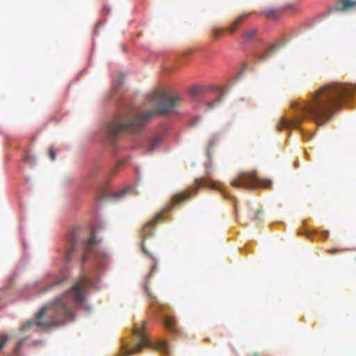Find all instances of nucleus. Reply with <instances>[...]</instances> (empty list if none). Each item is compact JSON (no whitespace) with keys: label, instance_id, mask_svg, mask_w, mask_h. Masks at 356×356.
<instances>
[{"label":"nucleus","instance_id":"14","mask_svg":"<svg viewBox=\"0 0 356 356\" xmlns=\"http://www.w3.org/2000/svg\"><path fill=\"white\" fill-rule=\"evenodd\" d=\"M147 295L149 296V297L151 299L150 302H149L150 306L152 308L157 309L159 310V312H160L161 313L164 314V312H165V310L168 308V306L160 303L156 300V298L152 295V293L149 291L147 288Z\"/></svg>","mask_w":356,"mask_h":356},{"label":"nucleus","instance_id":"25","mask_svg":"<svg viewBox=\"0 0 356 356\" xmlns=\"http://www.w3.org/2000/svg\"><path fill=\"white\" fill-rule=\"evenodd\" d=\"M26 341V339L19 340L16 346V351H19Z\"/></svg>","mask_w":356,"mask_h":356},{"label":"nucleus","instance_id":"32","mask_svg":"<svg viewBox=\"0 0 356 356\" xmlns=\"http://www.w3.org/2000/svg\"><path fill=\"white\" fill-rule=\"evenodd\" d=\"M122 79V77H120V78H119V80H118V82H117V84H118V86H120V85H121V84H122V81H121V79Z\"/></svg>","mask_w":356,"mask_h":356},{"label":"nucleus","instance_id":"8","mask_svg":"<svg viewBox=\"0 0 356 356\" xmlns=\"http://www.w3.org/2000/svg\"><path fill=\"white\" fill-rule=\"evenodd\" d=\"M80 235L81 228L79 227H74L72 229L68 236L67 245L65 250L64 258L66 262L72 259V254L75 247L78 244Z\"/></svg>","mask_w":356,"mask_h":356},{"label":"nucleus","instance_id":"2","mask_svg":"<svg viewBox=\"0 0 356 356\" xmlns=\"http://www.w3.org/2000/svg\"><path fill=\"white\" fill-rule=\"evenodd\" d=\"M90 284L91 282L88 279L83 278L64 294L44 306L34 318L22 325L21 331L25 332L35 327L47 329L62 325L67 320L72 319V304L81 305L83 303L85 298L83 291Z\"/></svg>","mask_w":356,"mask_h":356},{"label":"nucleus","instance_id":"33","mask_svg":"<svg viewBox=\"0 0 356 356\" xmlns=\"http://www.w3.org/2000/svg\"><path fill=\"white\" fill-rule=\"evenodd\" d=\"M154 245H152V247L149 249V250L151 251V250H153V251L154 252Z\"/></svg>","mask_w":356,"mask_h":356},{"label":"nucleus","instance_id":"4","mask_svg":"<svg viewBox=\"0 0 356 356\" xmlns=\"http://www.w3.org/2000/svg\"><path fill=\"white\" fill-rule=\"evenodd\" d=\"M145 322H141V325L135 324L134 327V334L137 342L131 348L124 346V355H129L133 353L140 352L145 348H152L164 355L170 354V348L165 341H158L156 343L152 342L145 332Z\"/></svg>","mask_w":356,"mask_h":356},{"label":"nucleus","instance_id":"20","mask_svg":"<svg viewBox=\"0 0 356 356\" xmlns=\"http://www.w3.org/2000/svg\"><path fill=\"white\" fill-rule=\"evenodd\" d=\"M202 90H203L202 88L199 87V86H195V87L191 88L190 92L191 93L192 95L197 96L199 94H200L202 92Z\"/></svg>","mask_w":356,"mask_h":356},{"label":"nucleus","instance_id":"12","mask_svg":"<svg viewBox=\"0 0 356 356\" xmlns=\"http://www.w3.org/2000/svg\"><path fill=\"white\" fill-rule=\"evenodd\" d=\"M163 323L166 328L171 332L177 334L179 328L177 325L175 319L172 316H165L163 318Z\"/></svg>","mask_w":356,"mask_h":356},{"label":"nucleus","instance_id":"11","mask_svg":"<svg viewBox=\"0 0 356 356\" xmlns=\"http://www.w3.org/2000/svg\"><path fill=\"white\" fill-rule=\"evenodd\" d=\"M356 8V0H339L334 6V10L345 11Z\"/></svg>","mask_w":356,"mask_h":356},{"label":"nucleus","instance_id":"22","mask_svg":"<svg viewBox=\"0 0 356 356\" xmlns=\"http://www.w3.org/2000/svg\"><path fill=\"white\" fill-rule=\"evenodd\" d=\"M8 340V337L6 334H2L0 336V351L6 345Z\"/></svg>","mask_w":356,"mask_h":356},{"label":"nucleus","instance_id":"30","mask_svg":"<svg viewBox=\"0 0 356 356\" xmlns=\"http://www.w3.org/2000/svg\"><path fill=\"white\" fill-rule=\"evenodd\" d=\"M263 211L260 209L257 210L255 213L254 217L253 218V220H256L259 216L262 213Z\"/></svg>","mask_w":356,"mask_h":356},{"label":"nucleus","instance_id":"27","mask_svg":"<svg viewBox=\"0 0 356 356\" xmlns=\"http://www.w3.org/2000/svg\"><path fill=\"white\" fill-rule=\"evenodd\" d=\"M268 52L267 53H264V54H262L261 55L259 56V60L260 61H264V60H266L268 58Z\"/></svg>","mask_w":356,"mask_h":356},{"label":"nucleus","instance_id":"5","mask_svg":"<svg viewBox=\"0 0 356 356\" xmlns=\"http://www.w3.org/2000/svg\"><path fill=\"white\" fill-rule=\"evenodd\" d=\"M231 185L235 188L256 189L258 187L268 188L271 185V181L268 179H259L255 171L241 172L236 178L232 180Z\"/></svg>","mask_w":356,"mask_h":356},{"label":"nucleus","instance_id":"29","mask_svg":"<svg viewBox=\"0 0 356 356\" xmlns=\"http://www.w3.org/2000/svg\"><path fill=\"white\" fill-rule=\"evenodd\" d=\"M156 264H154L152 266V268H151V270H150V273L149 274V277H151L152 275V274L154 273V272L156 270Z\"/></svg>","mask_w":356,"mask_h":356},{"label":"nucleus","instance_id":"24","mask_svg":"<svg viewBox=\"0 0 356 356\" xmlns=\"http://www.w3.org/2000/svg\"><path fill=\"white\" fill-rule=\"evenodd\" d=\"M218 140V137L216 136H212L209 140V147L211 148L213 145H214L215 143Z\"/></svg>","mask_w":356,"mask_h":356},{"label":"nucleus","instance_id":"3","mask_svg":"<svg viewBox=\"0 0 356 356\" xmlns=\"http://www.w3.org/2000/svg\"><path fill=\"white\" fill-rule=\"evenodd\" d=\"M150 99L159 101L156 109L141 114L129 113L118 115L113 122L108 124L106 132L112 140H116L124 132L138 131L146 122L156 115H165L172 112L180 102L178 96H170L159 92H154Z\"/></svg>","mask_w":356,"mask_h":356},{"label":"nucleus","instance_id":"16","mask_svg":"<svg viewBox=\"0 0 356 356\" xmlns=\"http://www.w3.org/2000/svg\"><path fill=\"white\" fill-rule=\"evenodd\" d=\"M265 15L270 19H275L278 17L280 11L274 8H269L265 10Z\"/></svg>","mask_w":356,"mask_h":356},{"label":"nucleus","instance_id":"31","mask_svg":"<svg viewBox=\"0 0 356 356\" xmlns=\"http://www.w3.org/2000/svg\"><path fill=\"white\" fill-rule=\"evenodd\" d=\"M329 236V232L328 231H323L322 232V237L324 240H326Z\"/></svg>","mask_w":356,"mask_h":356},{"label":"nucleus","instance_id":"13","mask_svg":"<svg viewBox=\"0 0 356 356\" xmlns=\"http://www.w3.org/2000/svg\"><path fill=\"white\" fill-rule=\"evenodd\" d=\"M250 13H243L238 17H237L231 24V25L227 28V31L230 33H234L238 28L240 26L244 19L248 17Z\"/></svg>","mask_w":356,"mask_h":356},{"label":"nucleus","instance_id":"26","mask_svg":"<svg viewBox=\"0 0 356 356\" xmlns=\"http://www.w3.org/2000/svg\"><path fill=\"white\" fill-rule=\"evenodd\" d=\"M49 156L51 157L52 161H54L56 159V153L53 148H49Z\"/></svg>","mask_w":356,"mask_h":356},{"label":"nucleus","instance_id":"6","mask_svg":"<svg viewBox=\"0 0 356 356\" xmlns=\"http://www.w3.org/2000/svg\"><path fill=\"white\" fill-rule=\"evenodd\" d=\"M213 167L211 161L205 164V177L197 178L195 180V187L193 189L195 192L200 188L207 187L211 189L219 190L225 197H227L222 184L219 181H214L212 179Z\"/></svg>","mask_w":356,"mask_h":356},{"label":"nucleus","instance_id":"10","mask_svg":"<svg viewBox=\"0 0 356 356\" xmlns=\"http://www.w3.org/2000/svg\"><path fill=\"white\" fill-rule=\"evenodd\" d=\"M188 199H190L189 193L183 192V193H177V194L175 195L172 198V202L170 205H168L165 207V211L169 212L175 205L180 204Z\"/></svg>","mask_w":356,"mask_h":356},{"label":"nucleus","instance_id":"19","mask_svg":"<svg viewBox=\"0 0 356 356\" xmlns=\"http://www.w3.org/2000/svg\"><path fill=\"white\" fill-rule=\"evenodd\" d=\"M255 35H256V31L254 29H250V30L246 31L243 33V38L245 40H250L251 39H252L254 37Z\"/></svg>","mask_w":356,"mask_h":356},{"label":"nucleus","instance_id":"15","mask_svg":"<svg viewBox=\"0 0 356 356\" xmlns=\"http://www.w3.org/2000/svg\"><path fill=\"white\" fill-rule=\"evenodd\" d=\"M65 280L64 279H57V280L51 282L46 287H44L43 289V292L50 291L54 288L60 287L65 283Z\"/></svg>","mask_w":356,"mask_h":356},{"label":"nucleus","instance_id":"9","mask_svg":"<svg viewBox=\"0 0 356 356\" xmlns=\"http://www.w3.org/2000/svg\"><path fill=\"white\" fill-rule=\"evenodd\" d=\"M95 245V236H90L86 241L83 242V253L81 257V264H83L86 262L89 255L93 251Z\"/></svg>","mask_w":356,"mask_h":356},{"label":"nucleus","instance_id":"21","mask_svg":"<svg viewBox=\"0 0 356 356\" xmlns=\"http://www.w3.org/2000/svg\"><path fill=\"white\" fill-rule=\"evenodd\" d=\"M128 188H124L121 191L116 193L114 194V198L115 199H120L123 197L127 193Z\"/></svg>","mask_w":356,"mask_h":356},{"label":"nucleus","instance_id":"28","mask_svg":"<svg viewBox=\"0 0 356 356\" xmlns=\"http://www.w3.org/2000/svg\"><path fill=\"white\" fill-rule=\"evenodd\" d=\"M339 252H341V250L337 249V248H333V249H330V250H327V252L331 254H336Z\"/></svg>","mask_w":356,"mask_h":356},{"label":"nucleus","instance_id":"17","mask_svg":"<svg viewBox=\"0 0 356 356\" xmlns=\"http://www.w3.org/2000/svg\"><path fill=\"white\" fill-rule=\"evenodd\" d=\"M225 29L223 28L214 26L212 28V35L214 38H218L225 32Z\"/></svg>","mask_w":356,"mask_h":356},{"label":"nucleus","instance_id":"1","mask_svg":"<svg viewBox=\"0 0 356 356\" xmlns=\"http://www.w3.org/2000/svg\"><path fill=\"white\" fill-rule=\"evenodd\" d=\"M355 90V87L342 83L325 84L311 93L307 100L293 102L292 118L282 117L277 129L298 128L306 119L322 124L343 102L353 97Z\"/></svg>","mask_w":356,"mask_h":356},{"label":"nucleus","instance_id":"18","mask_svg":"<svg viewBox=\"0 0 356 356\" xmlns=\"http://www.w3.org/2000/svg\"><path fill=\"white\" fill-rule=\"evenodd\" d=\"M159 143H160V140L159 138H155V139L152 140L149 142V144L148 146V150L149 152H154L159 146Z\"/></svg>","mask_w":356,"mask_h":356},{"label":"nucleus","instance_id":"23","mask_svg":"<svg viewBox=\"0 0 356 356\" xmlns=\"http://www.w3.org/2000/svg\"><path fill=\"white\" fill-rule=\"evenodd\" d=\"M222 96H223L222 94H220L219 95V97L216 99V100H215L213 102H211V103L209 104V107L210 108H213L216 106V104H218V103H219L220 102L222 101Z\"/></svg>","mask_w":356,"mask_h":356},{"label":"nucleus","instance_id":"7","mask_svg":"<svg viewBox=\"0 0 356 356\" xmlns=\"http://www.w3.org/2000/svg\"><path fill=\"white\" fill-rule=\"evenodd\" d=\"M165 220V217L163 216L162 213H157L154 219L147 222L144 227H143V241L142 243V250L144 253H145L149 258L152 259L153 260L155 259V257L154 256V251L153 250H149V249L147 248V245H152L153 240L150 238L148 236L147 234V229L149 227H152L154 225H156L159 222H163Z\"/></svg>","mask_w":356,"mask_h":356}]
</instances>
